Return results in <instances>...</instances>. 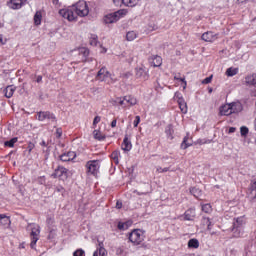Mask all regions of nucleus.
<instances>
[{"label": "nucleus", "mask_w": 256, "mask_h": 256, "mask_svg": "<svg viewBox=\"0 0 256 256\" xmlns=\"http://www.w3.org/2000/svg\"><path fill=\"white\" fill-rule=\"evenodd\" d=\"M59 15L68 21H76L77 16L87 17L89 15V6L85 0H80L72 7L61 9Z\"/></svg>", "instance_id": "f257e3e1"}, {"label": "nucleus", "mask_w": 256, "mask_h": 256, "mask_svg": "<svg viewBox=\"0 0 256 256\" xmlns=\"http://www.w3.org/2000/svg\"><path fill=\"white\" fill-rule=\"evenodd\" d=\"M128 239L134 247H138V245H143V241H145V232L141 229H134L128 236Z\"/></svg>", "instance_id": "f03ea898"}, {"label": "nucleus", "mask_w": 256, "mask_h": 256, "mask_svg": "<svg viewBox=\"0 0 256 256\" xmlns=\"http://www.w3.org/2000/svg\"><path fill=\"white\" fill-rule=\"evenodd\" d=\"M125 10H118L117 12L107 14L104 17V23L106 24H111V23H117L121 19V17H124L125 15Z\"/></svg>", "instance_id": "7ed1b4c3"}, {"label": "nucleus", "mask_w": 256, "mask_h": 256, "mask_svg": "<svg viewBox=\"0 0 256 256\" xmlns=\"http://www.w3.org/2000/svg\"><path fill=\"white\" fill-rule=\"evenodd\" d=\"M100 167L101 164H99V160H90L86 163V169L89 175H97Z\"/></svg>", "instance_id": "20e7f679"}, {"label": "nucleus", "mask_w": 256, "mask_h": 256, "mask_svg": "<svg viewBox=\"0 0 256 256\" xmlns=\"http://www.w3.org/2000/svg\"><path fill=\"white\" fill-rule=\"evenodd\" d=\"M52 177H54V179H67V177H69V169L63 166H58L52 174Z\"/></svg>", "instance_id": "39448f33"}, {"label": "nucleus", "mask_w": 256, "mask_h": 256, "mask_svg": "<svg viewBox=\"0 0 256 256\" xmlns=\"http://www.w3.org/2000/svg\"><path fill=\"white\" fill-rule=\"evenodd\" d=\"M48 119L49 121H57L55 114L46 111V112H38V121H45Z\"/></svg>", "instance_id": "423d86ee"}, {"label": "nucleus", "mask_w": 256, "mask_h": 256, "mask_svg": "<svg viewBox=\"0 0 256 256\" xmlns=\"http://www.w3.org/2000/svg\"><path fill=\"white\" fill-rule=\"evenodd\" d=\"M41 233V230L38 228H33L31 231V237L32 241L30 243L31 249H35V245H37V241H39V234Z\"/></svg>", "instance_id": "0eeeda50"}, {"label": "nucleus", "mask_w": 256, "mask_h": 256, "mask_svg": "<svg viewBox=\"0 0 256 256\" xmlns=\"http://www.w3.org/2000/svg\"><path fill=\"white\" fill-rule=\"evenodd\" d=\"M77 157V154L73 151H68L59 156L60 161L67 163L73 161Z\"/></svg>", "instance_id": "6e6552de"}, {"label": "nucleus", "mask_w": 256, "mask_h": 256, "mask_svg": "<svg viewBox=\"0 0 256 256\" xmlns=\"http://www.w3.org/2000/svg\"><path fill=\"white\" fill-rule=\"evenodd\" d=\"M109 77H111V73H109L107 71V68L102 67L96 76V79H98V81H107V79H109Z\"/></svg>", "instance_id": "1a4fd4ad"}, {"label": "nucleus", "mask_w": 256, "mask_h": 256, "mask_svg": "<svg viewBox=\"0 0 256 256\" xmlns=\"http://www.w3.org/2000/svg\"><path fill=\"white\" fill-rule=\"evenodd\" d=\"M122 151H125L126 153H129L131 149H133V144L131 143V140H129V135H125L122 145H121Z\"/></svg>", "instance_id": "9d476101"}, {"label": "nucleus", "mask_w": 256, "mask_h": 256, "mask_svg": "<svg viewBox=\"0 0 256 256\" xmlns=\"http://www.w3.org/2000/svg\"><path fill=\"white\" fill-rule=\"evenodd\" d=\"M202 41H206L207 43H213V41H217V34L210 32H205L202 34Z\"/></svg>", "instance_id": "9b49d317"}, {"label": "nucleus", "mask_w": 256, "mask_h": 256, "mask_svg": "<svg viewBox=\"0 0 256 256\" xmlns=\"http://www.w3.org/2000/svg\"><path fill=\"white\" fill-rule=\"evenodd\" d=\"M136 77L137 79H142L143 81H147V79H149V74L143 68H136Z\"/></svg>", "instance_id": "f8f14e48"}, {"label": "nucleus", "mask_w": 256, "mask_h": 256, "mask_svg": "<svg viewBox=\"0 0 256 256\" xmlns=\"http://www.w3.org/2000/svg\"><path fill=\"white\" fill-rule=\"evenodd\" d=\"M149 61L153 65V67H161V65L163 64V58L158 55L152 56Z\"/></svg>", "instance_id": "ddd939ff"}, {"label": "nucleus", "mask_w": 256, "mask_h": 256, "mask_svg": "<svg viewBox=\"0 0 256 256\" xmlns=\"http://www.w3.org/2000/svg\"><path fill=\"white\" fill-rule=\"evenodd\" d=\"M231 113H241L243 111V105L240 102H232L230 103Z\"/></svg>", "instance_id": "4468645a"}, {"label": "nucleus", "mask_w": 256, "mask_h": 256, "mask_svg": "<svg viewBox=\"0 0 256 256\" xmlns=\"http://www.w3.org/2000/svg\"><path fill=\"white\" fill-rule=\"evenodd\" d=\"M195 209L194 208H189L188 210H186V212L184 213V219L186 221H193V219H195Z\"/></svg>", "instance_id": "2eb2a0df"}, {"label": "nucleus", "mask_w": 256, "mask_h": 256, "mask_svg": "<svg viewBox=\"0 0 256 256\" xmlns=\"http://www.w3.org/2000/svg\"><path fill=\"white\" fill-rule=\"evenodd\" d=\"M245 83L248 86L256 85V73L247 75L245 77Z\"/></svg>", "instance_id": "dca6fc26"}, {"label": "nucleus", "mask_w": 256, "mask_h": 256, "mask_svg": "<svg viewBox=\"0 0 256 256\" xmlns=\"http://www.w3.org/2000/svg\"><path fill=\"white\" fill-rule=\"evenodd\" d=\"M15 89L16 87L11 85V86H7L4 89V95L5 97H7V99H11V97H13V94L15 93Z\"/></svg>", "instance_id": "f3484780"}, {"label": "nucleus", "mask_w": 256, "mask_h": 256, "mask_svg": "<svg viewBox=\"0 0 256 256\" xmlns=\"http://www.w3.org/2000/svg\"><path fill=\"white\" fill-rule=\"evenodd\" d=\"M220 115L229 116L232 115L231 104H225L220 108Z\"/></svg>", "instance_id": "a211bd4d"}, {"label": "nucleus", "mask_w": 256, "mask_h": 256, "mask_svg": "<svg viewBox=\"0 0 256 256\" xmlns=\"http://www.w3.org/2000/svg\"><path fill=\"white\" fill-rule=\"evenodd\" d=\"M93 256H107V250L103 247V243H99L97 251L94 252Z\"/></svg>", "instance_id": "6ab92c4d"}, {"label": "nucleus", "mask_w": 256, "mask_h": 256, "mask_svg": "<svg viewBox=\"0 0 256 256\" xmlns=\"http://www.w3.org/2000/svg\"><path fill=\"white\" fill-rule=\"evenodd\" d=\"M140 2L141 0H122V3L125 5V7H137Z\"/></svg>", "instance_id": "aec40b11"}, {"label": "nucleus", "mask_w": 256, "mask_h": 256, "mask_svg": "<svg viewBox=\"0 0 256 256\" xmlns=\"http://www.w3.org/2000/svg\"><path fill=\"white\" fill-rule=\"evenodd\" d=\"M178 105L182 113H187V102H185V99H183V97L178 98Z\"/></svg>", "instance_id": "412c9836"}, {"label": "nucleus", "mask_w": 256, "mask_h": 256, "mask_svg": "<svg viewBox=\"0 0 256 256\" xmlns=\"http://www.w3.org/2000/svg\"><path fill=\"white\" fill-rule=\"evenodd\" d=\"M11 9H21L23 7V0H10Z\"/></svg>", "instance_id": "4be33fe9"}, {"label": "nucleus", "mask_w": 256, "mask_h": 256, "mask_svg": "<svg viewBox=\"0 0 256 256\" xmlns=\"http://www.w3.org/2000/svg\"><path fill=\"white\" fill-rule=\"evenodd\" d=\"M93 137L97 141H105V139H106L105 134H102L101 130H94L93 131Z\"/></svg>", "instance_id": "5701e85b"}, {"label": "nucleus", "mask_w": 256, "mask_h": 256, "mask_svg": "<svg viewBox=\"0 0 256 256\" xmlns=\"http://www.w3.org/2000/svg\"><path fill=\"white\" fill-rule=\"evenodd\" d=\"M78 53L80 55V57H82V61H85V59H87V57H89V49L82 47L78 49Z\"/></svg>", "instance_id": "b1692460"}, {"label": "nucleus", "mask_w": 256, "mask_h": 256, "mask_svg": "<svg viewBox=\"0 0 256 256\" xmlns=\"http://www.w3.org/2000/svg\"><path fill=\"white\" fill-rule=\"evenodd\" d=\"M189 249H199V240L192 238L188 241Z\"/></svg>", "instance_id": "393cba45"}, {"label": "nucleus", "mask_w": 256, "mask_h": 256, "mask_svg": "<svg viewBox=\"0 0 256 256\" xmlns=\"http://www.w3.org/2000/svg\"><path fill=\"white\" fill-rule=\"evenodd\" d=\"M119 157H121V152L119 150L112 152L111 159H113L116 165H119Z\"/></svg>", "instance_id": "a878e982"}, {"label": "nucleus", "mask_w": 256, "mask_h": 256, "mask_svg": "<svg viewBox=\"0 0 256 256\" xmlns=\"http://www.w3.org/2000/svg\"><path fill=\"white\" fill-rule=\"evenodd\" d=\"M237 73H239L238 68L230 67L226 70L227 77H235V75H237Z\"/></svg>", "instance_id": "bb28decb"}, {"label": "nucleus", "mask_w": 256, "mask_h": 256, "mask_svg": "<svg viewBox=\"0 0 256 256\" xmlns=\"http://www.w3.org/2000/svg\"><path fill=\"white\" fill-rule=\"evenodd\" d=\"M125 101H126V106L130 105H137V98L133 97V96H125Z\"/></svg>", "instance_id": "cd10ccee"}, {"label": "nucleus", "mask_w": 256, "mask_h": 256, "mask_svg": "<svg viewBox=\"0 0 256 256\" xmlns=\"http://www.w3.org/2000/svg\"><path fill=\"white\" fill-rule=\"evenodd\" d=\"M193 144L189 143V134H187L182 143H181V149H188V147H191Z\"/></svg>", "instance_id": "c85d7f7f"}, {"label": "nucleus", "mask_w": 256, "mask_h": 256, "mask_svg": "<svg viewBox=\"0 0 256 256\" xmlns=\"http://www.w3.org/2000/svg\"><path fill=\"white\" fill-rule=\"evenodd\" d=\"M190 193L191 195H194L196 199H199L201 195H203V192L199 188H195V187L190 189Z\"/></svg>", "instance_id": "c756f323"}, {"label": "nucleus", "mask_w": 256, "mask_h": 256, "mask_svg": "<svg viewBox=\"0 0 256 256\" xmlns=\"http://www.w3.org/2000/svg\"><path fill=\"white\" fill-rule=\"evenodd\" d=\"M43 18V15L41 14V11H37L34 15V23L35 25H39L41 23V19Z\"/></svg>", "instance_id": "7c9ffc66"}, {"label": "nucleus", "mask_w": 256, "mask_h": 256, "mask_svg": "<svg viewBox=\"0 0 256 256\" xmlns=\"http://www.w3.org/2000/svg\"><path fill=\"white\" fill-rule=\"evenodd\" d=\"M127 41H135L137 39V33L135 31H130L126 34Z\"/></svg>", "instance_id": "2f4dec72"}, {"label": "nucleus", "mask_w": 256, "mask_h": 256, "mask_svg": "<svg viewBox=\"0 0 256 256\" xmlns=\"http://www.w3.org/2000/svg\"><path fill=\"white\" fill-rule=\"evenodd\" d=\"M97 43H99L98 37L95 34H91L90 36V45L97 47Z\"/></svg>", "instance_id": "473e14b6"}, {"label": "nucleus", "mask_w": 256, "mask_h": 256, "mask_svg": "<svg viewBox=\"0 0 256 256\" xmlns=\"http://www.w3.org/2000/svg\"><path fill=\"white\" fill-rule=\"evenodd\" d=\"M17 141H18V139H17V137H15V138H12L9 141H6L4 143V145H5V147H15V143H17Z\"/></svg>", "instance_id": "72a5a7b5"}, {"label": "nucleus", "mask_w": 256, "mask_h": 256, "mask_svg": "<svg viewBox=\"0 0 256 256\" xmlns=\"http://www.w3.org/2000/svg\"><path fill=\"white\" fill-rule=\"evenodd\" d=\"M202 223H203V225H207L208 231H211V227H212L211 219H209L207 217H203Z\"/></svg>", "instance_id": "f704fd0d"}, {"label": "nucleus", "mask_w": 256, "mask_h": 256, "mask_svg": "<svg viewBox=\"0 0 256 256\" xmlns=\"http://www.w3.org/2000/svg\"><path fill=\"white\" fill-rule=\"evenodd\" d=\"M243 225V218H237L234 222V227L232 231H235V229H239V226Z\"/></svg>", "instance_id": "c9c22d12"}, {"label": "nucleus", "mask_w": 256, "mask_h": 256, "mask_svg": "<svg viewBox=\"0 0 256 256\" xmlns=\"http://www.w3.org/2000/svg\"><path fill=\"white\" fill-rule=\"evenodd\" d=\"M0 224L3 227H9V225H11V219L9 217L8 218H4L3 220H0Z\"/></svg>", "instance_id": "e433bc0d"}, {"label": "nucleus", "mask_w": 256, "mask_h": 256, "mask_svg": "<svg viewBox=\"0 0 256 256\" xmlns=\"http://www.w3.org/2000/svg\"><path fill=\"white\" fill-rule=\"evenodd\" d=\"M202 211L204 213H211V204H204V205H202Z\"/></svg>", "instance_id": "4c0bfd02"}, {"label": "nucleus", "mask_w": 256, "mask_h": 256, "mask_svg": "<svg viewBox=\"0 0 256 256\" xmlns=\"http://www.w3.org/2000/svg\"><path fill=\"white\" fill-rule=\"evenodd\" d=\"M116 103H118L119 105H121V107H127V100H125V97L121 100V98H118L116 100Z\"/></svg>", "instance_id": "58836bf2"}, {"label": "nucleus", "mask_w": 256, "mask_h": 256, "mask_svg": "<svg viewBox=\"0 0 256 256\" xmlns=\"http://www.w3.org/2000/svg\"><path fill=\"white\" fill-rule=\"evenodd\" d=\"M240 133H241L242 137H245L249 133V128H247L246 126H242L240 128Z\"/></svg>", "instance_id": "ea45409f"}, {"label": "nucleus", "mask_w": 256, "mask_h": 256, "mask_svg": "<svg viewBox=\"0 0 256 256\" xmlns=\"http://www.w3.org/2000/svg\"><path fill=\"white\" fill-rule=\"evenodd\" d=\"M73 256H85V250L78 249L73 253Z\"/></svg>", "instance_id": "a19ab883"}, {"label": "nucleus", "mask_w": 256, "mask_h": 256, "mask_svg": "<svg viewBox=\"0 0 256 256\" xmlns=\"http://www.w3.org/2000/svg\"><path fill=\"white\" fill-rule=\"evenodd\" d=\"M166 135L168 137V139H173V129L171 127H169L167 130H166Z\"/></svg>", "instance_id": "79ce46f5"}, {"label": "nucleus", "mask_w": 256, "mask_h": 256, "mask_svg": "<svg viewBox=\"0 0 256 256\" xmlns=\"http://www.w3.org/2000/svg\"><path fill=\"white\" fill-rule=\"evenodd\" d=\"M175 81H185V76L181 77V73H178L174 76Z\"/></svg>", "instance_id": "37998d69"}, {"label": "nucleus", "mask_w": 256, "mask_h": 256, "mask_svg": "<svg viewBox=\"0 0 256 256\" xmlns=\"http://www.w3.org/2000/svg\"><path fill=\"white\" fill-rule=\"evenodd\" d=\"M101 123V116H96L93 120V127H97V124Z\"/></svg>", "instance_id": "c03bdc74"}, {"label": "nucleus", "mask_w": 256, "mask_h": 256, "mask_svg": "<svg viewBox=\"0 0 256 256\" xmlns=\"http://www.w3.org/2000/svg\"><path fill=\"white\" fill-rule=\"evenodd\" d=\"M139 123H141V117L140 116H136L135 120L133 122L134 127H138Z\"/></svg>", "instance_id": "a18cd8bd"}, {"label": "nucleus", "mask_w": 256, "mask_h": 256, "mask_svg": "<svg viewBox=\"0 0 256 256\" xmlns=\"http://www.w3.org/2000/svg\"><path fill=\"white\" fill-rule=\"evenodd\" d=\"M157 173H167L169 171V168H162V167H157L156 168Z\"/></svg>", "instance_id": "49530a36"}, {"label": "nucleus", "mask_w": 256, "mask_h": 256, "mask_svg": "<svg viewBox=\"0 0 256 256\" xmlns=\"http://www.w3.org/2000/svg\"><path fill=\"white\" fill-rule=\"evenodd\" d=\"M212 79H213V76H209V77L205 78V79L202 81V83H203L204 85H209V83H211Z\"/></svg>", "instance_id": "de8ad7c7"}, {"label": "nucleus", "mask_w": 256, "mask_h": 256, "mask_svg": "<svg viewBox=\"0 0 256 256\" xmlns=\"http://www.w3.org/2000/svg\"><path fill=\"white\" fill-rule=\"evenodd\" d=\"M61 135H63V130L61 128L56 129V137L60 139Z\"/></svg>", "instance_id": "09e8293b"}, {"label": "nucleus", "mask_w": 256, "mask_h": 256, "mask_svg": "<svg viewBox=\"0 0 256 256\" xmlns=\"http://www.w3.org/2000/svg\"><path fill=\"white\" fill-rule=\"evenodd\" d=\"M118 229H120V231H122L123 229H125V223L119 222V223H118Z\"/></svg>", "instance_id": "8fccbe9b"}, {"label": "nucleus", "mask_w": 256, "mask_h": 256, "mask_svg": "<svg viewBox=\"0 0 256 256\" xmlns=\"http://www.w3.org/2000/svg\"><path fill=\"white\" fill-rule=\"evenodd\" d=\"M28 149H29V151H33V149H35V144H33V143H29L28 144Z\"/></svg>", "instance_id": "3c124183"}, {"label": "nucleus", "mask_w": 256, "mask_h": 256, "mask_svg": "<svg viewBox=\"0 0 256 256\" xmlns=\"http://www.w3.org/2000/svg\"><path fill=\"white\" fill-rule=\"evenodd\" d=\"M43 81V76L39 75L36 77V83H41Z\"/></svg>", "instance_id": "603ef678"}, {"label": "nucleus", "mask_w": 256, "mask_h": 256, "mask_svg": "<svg viewBox=\"0 0 256 256\" xmlns=\"http://www.w3.org/2000/svg\"><path fill=\"white\" fill-rule=\"evenodd\" d=\"M111 127H112V128L117 127V119H114V120L111 122Z\"/></svg>", "instance_id": "864d4df0"}, {"label": "nucleus", "mask_w": 256, "mask_h": 256, "mask_svg": "<svg viewBox=\"0 0 256 256\" xmlns=\"http://www.w3.org/2000/svg\"><path fill=\"white\" fill-rule=\"evenodd\" d=\"M235 131H237V128L230 127L229 130H228V133H235Z\"/></svg>", "instance_id": "5fc2aeb1"}, {"label": "nucleus", "mask_w": 256, "mask_h": 256, "mask_svg": "<svg viewBox=\"0 0 256 256\" xmlns=\"http://www.w3.org/2000/svg\"><path fill=\"white\" fill-rule=\"evenodd\" d=\"M9 216L5 215V214H0V221H3V219H8Z\"/></svg>", "instance_id": "6e6d98bb"}, {"label": "nucleus", "mask_w": 256, "mask_h": 256, "mask_svg": "<svg viewBox=\"0 0 256 256\" xmlns=\"http://www.w3.org/2000/svg\"><path fill=\"white\" fill-rule=\"evenodd\" d=\"M121 207H123V203L117 202L116 203V209H121Z\"/></svg>", "instance_id": "4d7b16f0"}, {"label": "nucleus", "mask_w": 256, "mask_h": 256, "mask_svg": "<svg viewBox=\"0 0 256 256\" xmlns=\"http://www.w3.org/2000/svg\"><path fill=\"white\" fill-rule=\"evenodd\" d=\"M183 83V89H187V81L184 79V81H182Z\"/></svg>", "instance_id": "13d9d810"}, {"label": "nucleus", "mask_w": 256, "mask_h": 256, "mask_svg": "<svg viewBox=\"0 0 256 256\" xmlns=\"http://www.w3.org/2000/svg\"><path fill=\"white\" fill-rule=\"evenodd\" d=\"M40 145H42V147H47V143L45 141H42Z\"/></svg>", "instance_id": "bf43d9fd"}, {"label": "nucleus", "mask_w": 256, "mask_h": 256, "mask_svg": "<svg viewBox=\"0 0 256 256\" xmlns=\"http://www.w3.org/2000/svg\"><path fill=\"white\" fill-rule=\"evenodd\" d=\"M134 193H137L138 195H145V193L139 192V191H137V190H134Z\"/></svg>", "instance_id": "052dcab7"}, {"label": "nucleus", "mask_w": 256, "mask_h": 256, "mask_svg": "<svg viewBox=\"0 0 256 256\" xmlns=\"http://www.w3.org/2000/svg\"><path fill=\"white\" fill-rule=\"evenodd\" d=\"M115 5H119L121 3V0H113Z\"/></svg>", "instance_id": "680f3d73"}, {"label": "nucleus", "mask_w": 256, "mask_h": 256, "mask_svg": "<svg viewBox=\"0 0 256 256\" xmlns=\"http://www.w3.org/2000/svg\"><path fill=\"white\" fill-rule=\"evenodd\" d=\"M20 249H25V243L20 244Z\"/></svg>", "instance_id": "e2e57ef3"}, {"label": "nucleus", "mask_w": 256, "mask_h": 256, "mask_svg": "<svg viewBox=\"0 0 256 256\" xmlns=\"http://www.w3.org/2000/svg\"><path fill=\"white\" fill-rule=\"evenodd\" d=\"M238 1V3H245V1H247V0H237Z\"/></svg>", "instance_id": "0e129e2a"}, {"label": "nucleus", "mask_w": 256, "mask_h": 256, "mask_svg": "<svg viewBox=\"0 0 256 256\" xmlns=\"http://www.w3.org/2000/svg\"><path fill=\"white\" fill-rule=\"evenodd\" d=\"M3 27V23L0 22V29Z\"/></svg>", "instance_id": "69168bd1"}, {"label": "nucleus", "mask_w": 256, "mask_h": 256, "mask_svg": "<svg viewBox=\"0 0 256 256\" xmlns=\"http://www.w3.org/2000/svg\"><path fill=\"white\" fill-rule=\"evenodd\" d=\"M3 41V37L0 35V42Z\"/></svg>", "instance_id": "338daca9"}, {"label": "nucleus", "mask_w": 256, "mask_h": 256, "mask_svg": "<svg viewBox=\"0 0 256 256\" xmlns=\"http://www.w3.org/2000/svg\"><path fill=\"white\" fill-rule=\"evenodd\" d=\"M211 235H215V232H211Z\"/></svg>", "instance_id": "774afa93"}]
</instances>
